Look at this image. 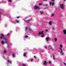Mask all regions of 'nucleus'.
<instances>
[{
	"label": "nucleus",
	"instance_id": "obj_6",
	"mask_svg": "<svg viewBox=\"0 0 66 66\" xmlns=\"http://www.w3.org/2000/svg\"><path fill=\"white\" fill-rule=\"evenodd\" d=\"M63 32L64 34L66 35V30H63Z\"/></svg>",
	"mask_w": 66,
	"mask_h": 66
},
{
	"label": "nucleus",
	"instance_id": "obj_42",
	"mask_svg": "<svg viewBox=\"0 0 66 66\" xmlns=\"http://www.w3.org/2000/svg\"><path fill=\"white\" fill-rule=\"evenodd\" d=\"M42 35H44V34H43V33H42V34H41Z\"/></svg>",
	"mask_w": 66,
	"mask_h": 66
},
{
	"label": "nucleus",
	"instance_id": "obj_46",
	"mask_svg": "<svg viewBox=\"0 0 66 66\" xmlns=\"http://www.w3.org/2000/svg\"><path fill=\"white\" fill-rule=\"evenodd\" d=\"M45 48H46V49L47 48V47L46 46H45Z\"/></svg>",
	"mask_w": 66,
	"mask_h": 66
},
{
	"label": "nucleus",
	"instance_id": "obj_20",
	"mask_svg": "<svg viewBox=\"0 0 66 66\" xmlns=\"http://www.w3.org/2000/svg\"><path fill=\"white\" fill-rule=\"evenodd\" d=\"M60 48H61H61H62V45H60Z\"/></svg>",
	"mask_w": 66,
	"mask_h": 66
},
{
	"label": "nucleus",
	"instance_id": "obj_34",
	"mask_svg": "<svg viewBox=\"0 0 66 66\" xmlns=\"http://www.w3.org/2000/svg\"><path fill=\"white\" fill-rule=\"evenodd\" d=\"M20 17V16H18L16 17L17 18H19Z\"/></svg>",
	"mask_w": 66,
	"mask_h": 66
},
{
	"label": "nucleus",
	"instance_id": "obj_40",
	"mask_svg": "<svg viewBox=\"0 0 66 66\" xmlns=\"http://www.w3.org/2000/svg\"><path fill=\"white\" fill-rule=\"evenodd\" d=\"M47 6H48V5H47V4H46V7H47Z\"/></svg>",
	"mask_w": 66,
	"mask_h": 66
},
{
	"label": "nucleus",
	"instance_id": "obj_44",
	"mask_svg": "<svg viewBox=\"0 0 66 66\" xmlns=\"http://www.w3.org/2000/svg\"><path fill=\"white\" fill-rule=\"evenodd\" d=\"M62 53V55L63 54V53Z\"/></svg>",
	"mask_w": 66,
	"mask_h": 66
},
{
	"label": "nucleus",
	"instance_id": "obj_28",
	"mask_svg": "<svg viewBox=\"0 0 66 66\" xmlns=\"http://www.w3.org/2000/svg\"><path fill=\"white\" fill-rule=\"evenodd\" d=\"M4 53H6V50H4Z\"/></svg>",
	"mask_w": 66,
	"mask_h": 66
},
{
	"label": "nucleus",
	"instance_id": "obj_4",
	"mask_svg": "<svg viewBox=\"0 0 66 66\" xmlns=\"http://www.w3.org/2000/svg\"><path fill=\"white\" fill-rule=\"evenodd\" d=\"M43 64L44 65H46L47 64V62L46 61H44V62Z\"/></svg>",
	"mask_w": 66,
	"mask_h": 66
},
{
	"label": "nucleus",
	"instance_id": "obj_7",
	"mask_svg": "<svg viewBox=\"0 0 66 66\" xmlns=\"http://www.w3.org/2000/svg\"><path fill=\"white\" fill-rule=\"evenodd\" d=\"M49 38L46 37V39L47 42H48L49 40Z\"/></svg>",
	"mask_w": 66,
	"mask_h": 66
},
{
	"label": "nucleus",
	"instance_id": "obj_12",
	"mask_svg": "<svg viewBox=\"0 0 66 66\" xmlns=\"http://www.w3.org/2000/svg\"><path fill=\"white\" fill-rule=\"evenodd\" d=\"M59 49H60L61 50V51L60 52V53H62V52L63 51H62V49H61V48H59Z\"/></svg>",
	"mask_w": 66,
	"mask_h": 66
},
{
	"label": "nucleus",
	"instance_id": "obj_21",
	"mask_svg": "<svg viewBox=\"0 0 66 66\" xmlns=\"http://www.w3.org/2000/svg\"><path fill=\"white\" fill-rule=\"evenodd\" d=\"M25 37H26V38H27V37H28V36L27 35H26V36H25Z\"/></svg>",
	"mask_w": 66,
	"mask_h": 66
},
{
	"label": "nucleus",
	"instance_id": "obj_19",
	"mask_svg": "<svg viewBox=\"0 0 66 66\" xmlns=\"http://www.w3.org/2000/svg\"><path fill=\"white\" fill-rule=\"evenodd\" d=\"M54 14H52V15H51V17H53V16H54Z\"/></svg>",
	"mask_w": 66,
	"mask_h": 66
},
{
	"label": "nucleus",
	"instance_id": "obj_23",
	"mask_svg": "<svg viewBox=\"0 0 66 66\" xmlns=\"http://www.w3.org/2000/svg\"><path fill=\"white\" fill-rule=\"evenodd\" d=\"M44 36H45L44 35H42L41 36L42 37H44Z\"/></svg>",
	"mask_w": 66,
	"mask_h": 66
},
{
	"label": "nucleus",
	"instance_id": "obj_22",
	"mask_svg": "<svg viewBox=\"0 0 66 66\" xmlns=\"http://www.w3.org/2000/svg\"><path fill=\"white\" fill-rule=\"evenodd\" d=\"M8 62L9 63H10V64H11V63H12V62H10V61H9V60L8 61Z\"/></svg>",
	"mask_w": 66,
	"mask_h": 66
},
{
	"label": "nucleus",
	"instance_id": "obj_41",
	"mask_svg": "<svg viewBox=\"0 0 66 66\" xmlns=\"http://www.w3.org/2000/svg\"><path fill=\"white\" fill-rule=\"evenodd\" d=\"M25 19H27V17H26L25 18Z\"/></svg>",
	"mask_w": 66,
	"mask_h": 66
},
{
	"label": "nucleus",
	"instance_id": "obj_51",
	"mask_svg": "<svg viewBox=\"0 0 66 66\" xmlns=\"http://www.w3.org/2000/svg\"><path fill=\"white\" fill-rule=\"evenodd\" d=\"M64 1H66V0H64Z\"/></svg>",
	"mask_w": 66,
	"mask_h": 66
},
{
	"label": "nucleus",
	"instance_id": "obj_15",
	"mask_svg": "<svg viewBox=\"0 0 66 66\" xmlns=\"http://www.w3.org/2000/svg\"><path fill=\"white\" fill-rule=\"evenodd\" d=\"M54 2H53L52 4V6H53V5H54Z\"/></svg>",
	"mask_w": 66,
	"mask_h": 66
},
{
	"label": "nucleus",
	"instance_id": "obj_14",
	"mask_svg": "<svg viewBox=\"0 0 66 66\" xmlns=\"http://www.w3.org/2000/svg\"><path fill=\"white\" fill-rule=\"evenodd\" d=\"M40 13L41 14H43V13H44V12L42 11H39Z\"/></svg>",
	"mask_w": 66,
	"mask_h": 66
},
{
	"label": "nucleus",
	"instance_id": "obj_37",
	"mask_svg": "<svg viewBox=\"0 0 66 66\" xmlns=\"http://www.w3.org/2000/svg\"><path fill=\"white\" fill-rule=\"evenodd\" d=\"M33 61V59H32L31 60V61Z\"/></svg>",
	"mask_w": 66,
	"mask_h": 66
},
{
	"label": "nucleus",
	"instance_id": "obj_43",
	"mask_svg": "<svg viewBox=\"0 0 66 66\" xmlns=\"http://www.w3.org/2000/svg\"><path fill=\"white\" fill-rule=\"evenodd\" d=\"M34 58H35V59H36V57H35V56H34Z\"/></svg>",
	"mask_w": 66,
	"mask_h": 66
},
{
	"label": "nucleus",
	"instance_id": "obj_36",
	"mask_svg": "<svg viewBox=\"0 0 66 66\" xmlns=\"http://www.w3.org/2000/svg\"><path fill=\"white\" fill-rule=\"evenodd\" d=\"M49 64H51V62H49Z\"/></svg>",
	"mask_w": 66,
	"mask_h": 66
},
{
	"label": "nucleus",
	"instance_id": "obj_1",
	"mask_svg": "<svg viewBox=\"0 0 66 66\" xmlns=\"http://www.w3.org/2000/svg\"><path fill=\"white\" fill-rule=\"evenodd\" d=\"M4 39V41L3 40H2V45H4V44H7V48H9V45H8V42L7 39L5 38H3Z\"/></svg>",
	"mask_w": 66,
	"mask_h": 66
},
{
	"label": "nucleus",
	"instance_id": "obj_49",
	"mask_svg": "<svg viewBox=\"0 0 66 66\" xmlns=\"http://www.w3.org/2000/svg\"><path fill=\"white\" fill-rule=\"evenodd\" d=\"M48 53H50V52H48Z\"/></svg>",
	"mask_w": 66,
	"mask_h": 66
},
{
	"label": "nucleus",
	"instance_id": "obj_3",
	"mask_svg": "<svg viewBox=\"0 0 66 66\" xmlns=\"http://www.w3.org/2000/svg\"><path fill=\"white\" fill-rule=\"evenodd\" d=\"M34 9H35L36 10H39L40 9V8L39 7L37 6H35L34 7Z\"/></svg>",
	"mask_w": 66,
	"mask_h": 66
},
{
	"label": "nucleus",
	"instance_id": "obj_24",
	"mask_svg": "<svg viewBox=\"0 0 66 66\" xmlns=\"http://www.w3.org/2000/svg\"><path fill=\"white\" fill-rule=\"evenodd\" d=\"M45 31H46V32H48V30H47V29H45Z\"/></svg>",
	"mask_w": 66,
	"mask_h": 66
},
{
	"label": "nucleus",
	"instance_id": "obj_32",
	"mask_svg": "<svg viewBox=\"0 0 66 66\" xmlns=\"http://www.w3.org/2000/svg\"><path fill=\"white\" fill-rule=\"evenodd\" d=\"M9 1L10 2H11V0H9Z\"/></svg>",
	"mask_w": 66,
	"mask_h": 66
},
{
	"label": "nucleus",
	"instance_id": "obj_26",
	"mask_svg": "<svg viewBox=\"0 0 66 66\" xmlns=\"http://www.w3.org/2000/svg\"><path fill=\"white\" fill-rule=\"evenodd\" d=\"M23 55V56H26V54L25 53H24V54Z\"/></svg>",
	"mask_w": 66,
	"mask_h": 66
},
{
	"label": "nucleus",
	"instance_id": "obj_39",
	"mask_svg": "<svg viewBox=\"0 0 66 66\" xmlns=\"http://www.w3.org/2000/svg\"><path fill=\"white\" fill-rule=\"evenodd\" d=\"M52 1L53 2H54V0H52Z\"/></svg>",
	"mask_w": 66,
	"mask_h": 66
},
{
	"label": "nucleus",
	"instance_id": "obj_17",
	"mask_svg": "<svg viewBox=\"0 0 66 66\" xmlns=\"http://www.w3.org/2000/svg\"><path fill=\"white\" fill-rule=\"evenodd\" d=\"M41 32L40 31L38 33V34H39V35H40V34H41Z\"/></svg>",
	"mask_w": 66,
	"mask_h": 66
},
{
	"label": "nucleus",
	"instance_id": "obj_2",
	"mask_svg": "<svg viewBox=\"0 0 66 66\" xmlns=\"http://www.w3.org/2000/svg\"><path fill=\"white\" fill-rule=\"evenodd\" d=\"M60 6L62 9H63L64 8V5L63 4H60Z\"/></svg>",
	"mask_w": 66,
	"mask_h": 66
},
{
	"label": "nucleus",
	"instance_id": "obj_16",
	"mask_svg": "<svg viewBox=\"0 0 66 66\" xmlns=\"http://www.w3.org/2000/svg\"><path fill=\"white\" fill-rule=\"evenodd\" d=\"M1 35L2 37H4V35L3 34H1Z\"/></svg>",
	"mask_w": 66,
	"mask_h": 66
},
{
	"label": "nucleus",
	"instance_id": "obj_48",
	"mask_svg": "<svg viewBox=\"0 0 66 66\" xmlns=\"http://www.w3.org/2000/svg\"><path fill=\"white\" fill-rule=\"evenodd\" d=\"M1 12H0V14H1Z\"/></svg>",
	"mask_w": 66,
	"mask_h": 66
},
{
	"label": "nucleus",
	"instance_id": "obj_35",
	"mask_svg": "<svg viewBox=\"0 0 66 66\" xmlns=\"http://www.w3.org/2000/svg\"><path fill=\"white\" fill-rule=\"evenodd\" d=\"M3 37L1 36V37L0 38H1V39H2V38Z\"/></svg>",
	"mask_w": 66,
	"mask_h": 66
},
{
	"label": "nucleus",
	"instance_id": "obj_11",
	"mask_svg": "<svg viewBox=\"0 0 66 66\" xmlns=\"http://www.w3.org/2000/svg\"><path fill=\"white\" fill-rule=\"evenodd\" d=\"M25 29V31L26 32V31H27V30H28V28L26 27Z\"/></svg>",
	"mask_w": 66,
	"mask_h": 66
},
{
	"label": "nucleus",
	"instance_id": "obj_50",
	"mask_svg": "<svg viewBox=\"0 0 66 66\" xmlns=\"http://www.w3.org/2000/svg\"><path fill=\"white\" fill-rule=\"evenodd\" d=\"M51 58L52 57V56H51Z\"/></svg>",
	"mask_w": 66,
	"mask_h": 66
},
{
	"label": "nucleus",
	"instance_id": "obj_10",
	"mask_svg": "<svg viewBox=\"0 0 66 66\" xmlns=\"http://www.w3.org/2000/svg\"><path fill=\"white\" fill-rule=\"evenodd\" d=\"M15 20L17 23H19V21L17 20L16 19Z\"/></svg>",
	"mask_w": 66,
	"mask_h": 66
},
{
	"label": "nucleus",
	"instance_id": "obj_47",
	"mask_svg": "<svg viewBox=\"0 0 66 66\" xmlns=\"http://www.w3.org/2000/svg\"><path fill=\"white\" fill-rule=\"evenodd\" d=\"M42 52H44V51H43L42 50Z\"/></svg>",
	"mask_w": 66,
	"mask_h": 66
},
{
	"label": "nucleus",
	"instance_id": "obj_13",
	"mask_svg": "<svg viewBox=\"0 0 66 66\" xmlns=\"http://www.w3.org/2000/svg\"><path fill=\"white\" fill-rule=\"evenodd\" d=\"M49 24H50V25H51V23H52V22H51V21H50L49 22Z\"/></svg>",
	"mask_w": 66,
	"mask_h": 66
},
{
	"label": "nucleus",
	"instance_id": "obj_27",
	"mask_svg": "<svg viewBox=\"0 0 66 66\" xmlns=\"http://www.w3.org/2000/svg\"><path fill=\"white\" fill-rule=\"evenodd\" d=\"M63 64H64V65H65V66H66V63H65V62H63Z\"/></svg>",
	"mask_w": 66,
	"mask_h": 66
},
{
	"label": "nucleus",
	"instance_id": "obj_33",
	"mask_svg": "<svg viewBox=\"0 0 66 66\" xmlns=\"http://www.w3.org/2000/svg\"><path fill=\"white\" fill-rule=\"evenodd\" d=\"M39 5H42V4H40V3H39Z\"/></svg>",
	"mask_w": 66,
	"mask_h": 66
},
{
	"label": "nucleus",
	"instance_id": "obj_25",
	"mask_svg": "<svg viewBox=\"0 0 66 66\" xmlns=\"http://www.w3.org/2000/svg\"><path fill=\"white\" fill-rule=\"evenodd\" d=\"M9 33H8L6 35V36H9Z\"/></svg>",
	"mask_w": 66,
	"mask_h": 66
},
{
	"label": "nucleus",
	"instance_id": "obj_9",
	"mask_svg": "<svg viewBox=\"0 0 66 66\" xmlns=\"http://www.w3.org/2000/svg\"><path fill=\"white\" fill-rule=\"evenodd\" d=\"M30 20L29 19L28 20L25 21H26V22H27V23H29V21H30Z\"/></svg>",
	"mask_w": 66,
	"mask_h": 66
},
{
	"label": "nucleus",
	"instance_id": "obj_45",
	"mask_svg": "<svg viewBox=\"0 0 66 66\" xmlns=\"http://www.w3.org/2000/svg\"><path fill=\"white\" fill-rule=\"evenodd\" d=\"M44 1H47V0H43Z\"/></svg>",
	"mask_w": 66,
	"mask_h": 66
},
{
	"label": "nucleus",
	"instance_id": "obj_30",
	"mask_svg": "<svg viewBox=\"0 0 66 66\" xmlns=\"http://www.w3.org/2000/svg\"><path fill=\"white\" fill-rule=\"evenodd\" d=\"M50 5H51V4H52V3H51V2H50Z\"/></svg>",
	"mask_w": 66,
	"mask_h": 66
},
{
	"label": "nucleus",
	"instance_id": "obj_29",
	"mask_svg": "<svg viewBox=\"0 0 66 66\" xmlns=\"http://www.w3.org/2000/svg\"><path fill=\"white\" fill-rule=\"evenodd\" d=\"M53 59H54V60H55V58L54 57V56H53Z\"/></svg>",
	"mask_w": 66,
	"mask_h": 66
},
{
	"label": "nucleus",
	"instance_id": "obj_31",
	"mask_svg": "<svg viewBox=\"0 0 66 66\" xmlns=\"http://www.w3.org/2000/svg\"><path fill=\"white\" fill-rule=\"evenodd\" d=\"M44 33V31H42L41 32V34H42V33Z\"/></svg>",
	"mask_w": 66,
	"mask_h": 66
},
{
	"label": "nucleus",
	"instance_id": "obj_38",
	"mask_svg": "<svg viewBox=\"0 0 66 66\" xmlns=\"http://www.w3.org/2000/svg\"><path fill=\"white\" fill-rule=\"evenodd\" d=\"M52 29H53V30H54V28L53 27L52 28Z\"/></svg>",
	"mask_w": 66,
	"mask_h": 66
},
{
	"label": "nucleus",
	"instance_id": "obj_5",
	"mask_svg": "<svg viewBox=\"0 0 66 66\" xmlns=\"http://www.w3.org/2000/svg\"><path fill=\"white\" fill-rule=\"evenodd\" d=\"M29 31H32V32H33V30H32V29H31V28H29Z\"/></svg>",
	"mask_w": 66,
	"mask_h": 66
},
{
	"label": "nucleus",
	"instance_id": "obj_8",
	"mask_svg": "<svg viewBox=\"0 0 66 66\" xmlns=\"http://www.w3.org/2000/svg\"><path fill=\"white\" fill-rule=\"evenodd\" d=\"M12 56L13 57L15 58V54L14 53H13L12 54Z\"/></svg>",
	"mask_w": 66,
	"mask_h": 66
},
{
	"label": "nucleus",
	"instance_id": "obj_18",
	"mask_svg": "<svg viewBox=\"0 0 66 66\" xmlns=\"http://www.w3.org/2000/svg\"><path fill=\"white\" fill-rule=\"evenodd\" d=\"M57 40V39H56V38H55L54 39V40L55 42H56Z\"/></svg>",
	"mask_w": 66,
	"mask_h": 66
}]
</instances>
